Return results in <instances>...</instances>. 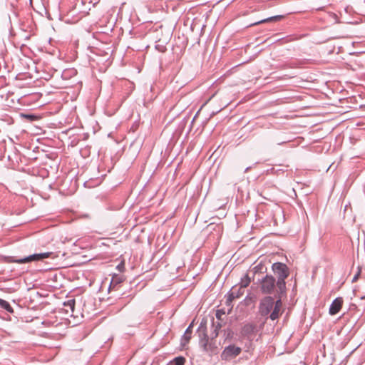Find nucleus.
Returning <instances> with one entry per match:
<instances>
[{
    "instance_id": "f257e3e1",
    "label": "nucleus",
    "mask_w": 365,
    "mask_h": 365,
    "mask_svg": "<svg viewBox=\"0 0 365 365\" xmlns=\"http://www.w3.org/2000/svg\"><path fill=\"white\" fill-rule=\"evenodd\" d=\"M285 294L279 293L277 290V294H274L276 300L271 296L264 297L259 304V314L264 317H269L272 321L277 319L282 313V299Z\"/></svg>"
},
{
    "instance_id": "f03ea898",
    "label": "nucleus",
    "mask_w": 365,
    "mask_h": 365,
    "mask_svg": "<svg viewBox=\"0 0 365 365\" xmlns=\"http://www.w3.org/2000/svg\"><path fill=\"white\" fill-rule=\"evenodd\" d=\"M272 268L277 277V290L279 293H286L285 279L288 277L289 274L288 267L285 264L276 262L272 264Z\"/></svg>"
},
{
    "instance_id": "7ed1b4c3",
    "label": "nucleus",
    "mask_w": 365,
    "mask_h": 365,
    "mask_svg": "<svg viewBox=\"0 0 365 365\" xmlns=\"http://www.w3.org/2000/svg\"><path fill=\"white\" fill-rule=\"evenodd\" d=\"M257 282L260 284V290L262 294H277V281L275 278L269 274H266L261 278L257 279Z\"/></svg>"
},
{
    "instance_id": "20e7f679",
    "label": "nucleus",
    "mask_w": 365,
    "mask_h": 365,
    "mask_svg": "<svg viewBox=\"0 0 365 365\" xmlns=\"http://www.w3.org/2000/svg\"><path fill=\"white\" fill-rule=\"evenodd\" d=\"M51 255V252H43V253H39V254H34L31 255H29L28 257L21 258V259H15L14 257H9V259L8 260L9 262H15L18 264H24V263H29L34 261H41L43 259L48 258Z\"/></svg>"
},
{
    "instance_id": "39448f33",
    "label": "nucleus",
    "mask_w": 365,
    "mask_h": 365,
    "mask_svg": "<svg viewBox=\"0 0 365 365\" xmlns=\"http://www.w3.org/2000/svg\"><path fill=\"white\" fill-rule=\"evenodd\" d=\"M241 351L240 347L236 346L235 345H229L223 350L221 357L224 360L231 359L238 356L241 353Z\"/></svg>"
},
{
    "instance_id": "423d86ee",
    "label": "nucleus",
    "mask_w": 365,
    "mask_h": 365,
    "mask_svg": "<svg viewBox=\"0 0 365 365\" xmlns=\"http://www.w3.org/2000/svg\"><path fill=\"white\" fill-rule=\"evenodd\" d=\"M343 304L341 297L336 298L330 305L329 312L331 315L336 314L341 309Z\"/></svg>"
},
{
    "instance_id": "0eeeda50",
    "label": "nucleus",
    "mask_w": 365,
    "mask_h": 365,
    "mask_svg": "<svg viewBox=\"0 0 365 365\" xmlns=\"http://www.w3.org/2000/svg\"><path fill=\"white\" fill-rule=\"evenodd\" d=\"M257 331V326L254 324H246L242 328V334L244 336L250 338Z\"/></svg>"
},
{
    "instance_id": "6e6552de",
    "label": "nucleus",
    "mask_w": 365,
    "mask_h": 365,
    "mask_svg": "<svg viewBox=\"0 0 365 365\" xmlns=\"http://www.w3.org/2000/svg\"><path fill=\"white\" fill-rule=\"evenodd\" d=\"M193 323H191L189 327L186 329L182 337V341H181V344L182 346H185V344H187L190 339H191V335H192V325Z\"/></svg>"
},
{
    "instance_id": "1a4fd4ad",
    "label": "nucleus",
    "mask_w": 365,
    "mask_h": 365,
    "mask_svg": "<svg viewBox=\"0 0 365 365\" xmlns=\"http://www.w3.org/2000/svg\"><path fill=\"white\" fill-rule=\"evenodd\" d=\"M282 19H284V16H282V15H276V16H271V17H269V18H267V19H262V20L258 21L257 22L252 23V24H251L250 25V26L259 25V24H263V23L277 21L282 20Z\"/></svg>"
},
{
    "instance_id": "9d476101",
    "label": "nucleus",
    "mask_w": 365,
    "mask_h": 365,
    "mask_svg": "<svg viewBox=\"0 0 365 365\" xmlns=\"http://www.w3.org/2000/svg\"><path fill=\"white\" fill-rule=\"evenodd\" d=\"M197 333L198 334L199 340L209 338L207 334L206 323L202 322L197 328Z\"/></svg>"
},
{
    "instance_id": "9b49d317",
    "label": "nucleus",
    "mask_w": 365,
    "mask_h": 365,
    "mask_svg": "<svg viewBox=\"0 0 365 365\" xmlns=\"http://www.w3.org/2000/svg\"><path fill=\"white\" fill-rule=\"evenodd\" d=\"M267 271V268L262 262L255 266L251 272L253 273L252 279H255V275L257 274H264Z\"/></svg>"
},
{
    "instance_id": "f8f14e48",
    "label": "nucleus",
    "mask_w": 365,
    "mask_h": 365,
    "mask_svg": "<svg viewBox=\"0 0 365 365\" xmlns=\"http://www.w3.org/2000/svg\"><path fill=\"white\" fill-rule=\"evenodd\" d=\"M199 344L202 350L205 352H212L213 346L209 343V338L199 340Z\"/></svg>"
},
{
    "instance_id": "ddd939ff",
    "label": "nucleus",
    "mask_w": 365,
    "mask_h": 365,
    "mask_svg": "<svg viewBox=\"0 0 365 365\" xmlns=\"http://www.w3.org/2000/svg\"><path fill=\"white\" fill-rule=\"evenodd\" d=\"M222 327V324L220 322H215L214 319H212V329L213 330L212 331V333H211V338L212 339H215L217 337L218 334H219V331L220 330Z\"/></svg>"
},
{
    "instance_id": "4468645a",
    "label": "nucleus",
    "mask_w": 365,
    "mask_h": 365,
    "mask_svg": "<svg viewBox=\"0 0 365 365\" xmlns=\"http://www.w3.org/2000/svg\"><path fill=\"white\" fill-rule=\"evenodd\" d=\"M123 282V279L121 277L115 276L112 278V280L110 284L109 289L113 287V289H118L120 284Z\"/></svg>"
},
{
    "instance_id": "2eb2a0df",
    "label": "nucleus",
    "mask_w": 365,
    "mask_h": 365,
    "mask_svg": "<svg viewBox=\"0 0 365 365\" xmlns=\"http://www.w3.org/2000/svg\"><path fill=\"white\" fill-rule=\"evenodd\" d=\"M0 307L2 309L6 310L9 313L14 312V309L11 307V306L10 305V304L4 299H0Z\"/></svg>"
},
{
    "instance_id": "dca6fc26",
    "label": "nucleus",
    "mask_w": 365,
    "mask_h": 365,
    "mask_svg": "<svg viewBox=\"0 0 365 365\" xmlns=\"http://www.w3.org/2000/svg\"><path fill=\"white\" fill-rule=\"evenodd\" d=\"M252 277H250L249 274H246L242 279L240 282V287L242 288L247 287L252 279Z\"/></svg>"
},
{
    "instance_id": "f3484780",
    "label": "nucleus",
    "mask_w": 365,
    "mask_h": 365,
    "mask_svg": "<svg viewBox=\"0 0 365 365\" xmlns=\"http://www.w3.org/2000/svg\"><path fill=\"white\" fill-rule=\"evenodd\" d=\"M185 359L182 356L175 357L171 362L170 365H184Z\"/></svg>"
},
{
    "instance_id": "a211bd4d",
    "label": "nucleus",
    "mask_w": 365,
    "mask_h": 365,
    "mask_svg": "<svg viewBox=\"0 0 365 365\" xmlns=\"http://www.w3.org/2000/svg\"><path fill=\"white\" fill-rule=\"evenodd\" d=\"M239 298V294H236L235 287L232 288L231 292L229 294L228 298L227 299V304L231 302L233 299Z\"/></svg>"
},
{
    "instance_id": "6ab92c4d",
    "label": "nucleus",
    "mask_w": 365,
    "mask_h": 365,
    "mask_svg": "<svg viewBox=\"0 0 365 365\" xmlns=\"http://www.w3.org/2000/svg\"><path fill=\"white\" fill-rule=\"evenodd\" d=\"M63 305L68 307L72 312L74 311L75 299H69L63 303Z\"/></svg>"
},
{
    "instance_id": "aec40b11",
    "label": "nucleus",
    "mask_w": 365,
    "mask_h": 365,
    "mask_svg": "<svg viewBox=\"0 0 365 365\" xmlns=\"http://www.w3.org/2000/svg\"><path fill=\"white\" fill-rule=\"evenodd\" d=\"M222 314H225V312L222 310H217L216 312V317L217 319L221 320V317Z\"/></svg>"
},
{
    "instance_id": "412c9836",
    "label": "nucleus",
    "mask_w": 365,
    "mask_h": 365,
    "mask_svg": "<svg viewBox=\"0 0 365 365\" xmlns=\"http://www.w3.org/2000/svg\"><path fill=\"white\" fill-rule=\"evenodd\" d=\"M244 289L245 288H242V287H240L238 288L237 291L235 290L236 294H239V298L243 295L244 292H245Z\"/></svg>"
},
{
    "instance_id": "4be33fe9",
    "label": "nucleus",
    "mask_w": 365,
    "mask_h": 365,
    "mask_svg": "<svg viewBox=\"0 0 365 365\" xmlns=\"http://www.w3.org/2000/svg\"><path fill=\"white\" fill-rule=\"evenodd\" d=\"M359 274H360V272H359L357 274H356L354 275V277H353V279H352V282H356V281L357 280V279H358V277H359Z\"/></svg>"
},
{
    "instance_id": "5701e85b",
    "label": "nucleus",
    "mask_w": 365,
    "mask_h": 365,
    "mask_svg": "<svg viewBox=\"0 0 365 365\" xmlns=\"http://www.w3.org/2000/svg\"><path fill=\"white\" fill-rule=\"evenodd\" d=\"M26 117L29 119H31V120L34 119V115H26Z\"/></svg>"
},
{
    "instance_id": "b1692460",
    "label": "nucleus",
    "mask_w": 365,
    "mask_h": 365,
    "mask_svg": "<svg viewBox=\"0 0 365 365\" xmlns=\"http://www.w3.org/2000/svg\"><path fill=\"white\" fill-rule=\"evenodd\" d=\"M249 169H250V167L247 168L245 169V172H247V170H248Z\"/></svg>"
}]
</instances>
